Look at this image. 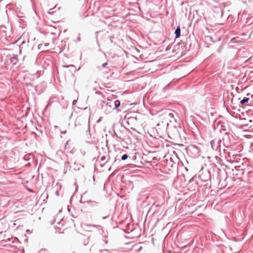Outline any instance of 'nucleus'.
<instances>
[{
    "label": "nucleus",
    "instance_id": "bb28decb",
    "mask_svg": "<svg viewBox=\"0 0 253 253\" xmlns=\"http://www.w3.org/2000/svg\"><path fill=\"white\" fill-rule=\"evenodd\" d=\"M250 94V93H248V94H247V96H249Z\"/></svg>",
    "mask_w": 253,
    "mask_h": 253
},
{
    "label": "nucleus",
    "instance_id": "39448f33",
    "mask_svg": "<svg viewBox=\"0 0 253 253\" xmlns=\"http://www.w3.org/2000/svg\"><path fill=\"white\" fill-rule=\"evenodd\" d=\"M244 120L245 121L247 126L253 128V116L247 118H245Z\"/></svg>",
    "mask_w": 253,
    "mask_h": 253
},
{
    "label": "nucleus",
    "instance_id": "393cba45",
    "mask_svg": "<svg viewBox=\"0 0 253 253\" xmlns=\"http://www.w3.org/2000/svg\"><path fill=\"white\" fill-rule=\"evenodd\" d=\"M107 217H103V219H106Z\"/></svg>",
    "mask_w": 253,
    "mask_h": 253
},
{
    "label": "nucleus",
    "instance_id": "b1692460",
    "mask_svg": "<svg viewBox=\"0 0 253 253\" xmlns=\"http://www.w3.org/2000/svg\"><path fill=\"white\" fill-rule=\"evenodd\" d=\"M110 42H113V41L111 39H110Z\"/></svg>",
    "mask_w": 253,
    "mask_h": 253
},
{
    "label": "nucleus",
    "instance_id": "0eeeda50",
    "mask_svg": "<svg viewBox=\"0 0 253 253\" xmlns=\"http://www.w3.org/2000/svg\"><path fill=\"white\" fill-rule=\"evenodd\" d=\"M18 55L14 54L10 58V62L13 65H16L18 62Z\"/></svg>",
    "mask_w": 253,
    "mask_h": 253
},
{
    "label": "nucleus",
    "instance_id": "cd10ccee",
    "mask_svg": "<svg viewBox=\"0 0 253 253\" xmlns=\"http://www.w3.org/2000/svg\"><path fill=\"white\" fill-rule=\"evenodd\" d=\"M74 165H76V162H75V163H74Z\"/></svg>",
    "mask_w": 253,
    "mask_h": 253
},
{
    "label": "nucleus",
    "instance_id": "20e7f679",
    "mask_svg": "<svg viewBox=\"0 0 253 253\" xmlns=\"http://www.w3.org/2000/svg\"><path fill=\"white\" fill-rule=\"evenodd\" d=\"M222 142L225 147H228L230 146V139L227 132L226 133L225 135L223 137Z\"/></svg>",
    "mask_w": 253,
    "mask_h": 253
},
{
    "label": "nucleus",
    "instance_id": "9d476101",
    "mask_svg": "<svg viewBox=\"0 0 253 253\" xmlns=\"http://www.w3.org/2000/svg\"><path fill=\"white\" fill-rule=\"evenodd\" d=\"M249 101V98L244 97L243 99L240 101V104L242 105L248 102Z\"/></svg>",
    "mask_w": 253,
    "mask_h": 253
},
{
    "label": "nucleus",
    "instance_id": "6ab92c4d",
    "mask_svg": "<svg viewBox=\"0 0 253 253\" xmlns=\"http://www.w3.org/2000/svg\"><path fill=\"white\" fill-rule=\"evenodd\" d=\"M70 66H73V65H68V66H64V67H67V68L69 67Z\"/></svg>",
    "mask_w": 253,
    "mask_h": 253
},
{
    "label": "nucleus",
    "instance_id": "423d86ee",
    "mask_svg": "<svg viewBox=\"0 0 253 253\" xmlns=\"http://www.w3.org/2000/svg\"><path fill=\"white\" fill-rule=\"evenodd\" d=\"M166 118L169 121L170 123L173 122H176V119L174 118V115L172 113H169L168 114H165Z\"/></svg>",
    "mask_w": 253,
    "mask_h": 253
},
{
    "label": "nucleus",
    "instance_id": "a211bd4d",
    "mask_svg": "<svg viewBox=\"0 0 253 253\" xmlns=\"http://www.w3.org/2000/svg\"><path fill=\"white\" fill-rule=\"evenodd\" d=\"M76 103H77V100H74L73 101V105H75Z\"/></svg>",
    "mask_w": 253,
    "mask_h": 253
},
{
    "label": "nucleus",
    "instance_id": "4be33fe9",
    "mask_svg": "<svg viewBox=\"0 0 253 253\" xmlns=\"http://www.w3.org/2000/svg\"><path fill=\"white\" fill-rule=\"evenodd\" d=\"M78 42H80V37H78Z\"/></svg>",
    "mask_w": 253,
    "mask_h": 253
},
{
    "label": "nucleus",
    "instance_id": "2eb2a0df",
    "mask_svg": "<svg viewBox=\"0 0 253 253\" xmlns=\"http://www.w3.org/2000/svg\"><path fill=\"white\" fill-rule=\"evenodd\" d=\"M107 64H107V62L104 63H103V64L102 65V67H103V68H105V67H106V66L107 65Z\"/></svg>",
    "mask_w": 253,
    "mask_h": 253
},
{
    "label": "nucleus",
    "instance_id": "f8f14e48",
    "mask_svg": "<svg viewBox=\"0 0 253 253\" xmlns=\"http://www.w3.org/2000/svg\"><path fill=\"white\" fill-rule=\"evenodd\" d=\"M87 226L94 227H96V228L100 227V225H95V224H87Z\"/></svg>",
    "mask_w": 253,
    "mask_h": 253
},
{
    "label": "nucleus",
    "instance_id": "4468645a",
    "mask_svg": "<svg viewBox=\"0 0 253 253\" xmlns=\"http://www.w3.org/2000/svg\"><path fill=\"white\" fill-rule=\"evenodd\" d=\"M69 166H70V163L69 162L65 163V167L66 168H68Z\"/></svg>",
    "mask_w": 253,
    "mask_h": 253
},
{
    "label": "nucleus",
    "instance_id": "a878e982",
    "mask_svg": "<svg viewBox=\"0 0 253 253\" xmlns=\"http://www.w3.org/2000/svg\"><path fill=\"white\" fill-rule=\"evenodd\" d=\"M252 98H253V94L251 95Z\"/></svg>",
    "mask_w": 253,
    "mask_h": 253
},
{
    "label": "nucleus",
    "instance_id": "5701e85b",
    "mask_svg": "<svg viewBox=\"0 0 253 253\" xmlns=\"http://www.w3.org/2000/svg\"><path fill=\"white\" fill-rule=\"evenodd\" d=\"M80 169V168H75V169Z\"/></svg>",
    "mask_w": 253,
    "mask_h": 253
},
{
    "label": "nucleus",
    "instance_id": "aec40b11",
    "mask_svg": "<svg viewBox=\"0 0 253 253\" xmlns=\"http://www.w3.org/2000/svg\"><path fill=\"white\" fill-rule=\"evenodd\" d=\"M61 132L62 133H66V130L65 131H61Z\"/></svg>",
    "mask_w": 253,
    "mask_h": 253
},
{
    "label": "nucleus",
    "instance_id": "f3484780",
    "mask_svg": "<svg viewBox=\"0 0 253 253\" xmlns=\"http://www.w3.org/2000/svg\"><path fill=\"white\" fill-rule=\"evenodd\" d=\"M101 253H109L107 250H104V251H102Z\"/></svg>",
    "mask_w": 253,
    "mask_h": 253
},
{
    "label": "nucleus",
    "instance_id": "dca6fc26",
    "mask_svg": "<svg viewBox=\"0 0 253 253\" xmlns=\"http://www.w3.org/2000/svg\"><path fill=\"white\" fill-rule=\"evenodd\" d=\"M106 159V157L105 156H102L101 158V161H103L105 160Z\"/></svg>",
    "mask_w": 253,
    "mask_h": 253
},
{
    "label": "nucleus",
    "instance_id": "7ed1b4c3",
    "mask_svg": "<svg viewBox=\"0 0 253 253\" xmlns=\"http://www.w3.org/2000/svg\"><path fill=\"white\" fill-rule=\"evenodd\" d=\"M200 177L201 179L204 181H207L209 179H211V173L209 170H206L203 172Z\"/></svg>",
    "mask_w": 253,
    "mask_h": 253
},
{
    "label": "nucleus",
    "instance_id": "1a4fd4ad",
    "mask_svg": "<svg viewBox=\"0 0 253 253\" xmlns=\"http://www.w3.org/2000/svg\"><path fill=\"white\" fill-rule=\"evenodd\" d=\"M180 33H181V30H180V26H178L177 27V28H176L175 30V38H178L180 37Z\"/></svg>",
    "mask_w": 253,
    "mask_h": 253
},
{
    "label": "nucleus",
    "instance_id": "ddd939ff",
    "mask_svg": "<svg viewBox=\"0 0 253 253\" xmlns=\"http://www.w3.org/2000/svg\"><path fill=\"white\" fill-rule=\"evenodd\" d=\"M88 240H84V246L87 245L88 244Z\"/></svg>",
    "mask_w": 253,
    "mask_h": 253
},
{
    "label": "nucleus",
    "instance_id": "6e6552de",
    "mask_svg": "<svg viewBox=\"0 0 253 253\" xmlns=\"http://www.w3.org/2000/svg\"><path fill=\"white\" fill-rule=\"evenodd\" d=\"M243 175H246L249 177H252L253 176V171L252 170H244L242 172Z\"/></svg>",
    "mask_w": 253,
    "mask_h": 253
},
{
    "label": "nucleus",
    "instance_id": "f03ea898",
    "mask_svg": "<svg viewBox=\"0 0 253 253\" xmlns=\"http://www.w3.org/2000/svg\"><path fill=\"white\" fill-rule=\"evenodd\" d=\"M222 143V140L221 139H215L211 141V145L212 149L214 150L215 151L219 153V154L221 155V144Z\"/></svg>",
    "mask_w": 253,
    "mask_h": 253
},
{
    "label": "nucleus",
    "instance_id": "f257e3e1",
    "mask_svg": "<svg viewBox=\"0 0 253 253\" xmlns=\"http://www.w3.org/2000/svg\"><path fill=\"white\" fill-rule=\"evenodd\" d=\"M104 104L102 108L106 114L111 113L112 111L117 109L121 105L120 101L118 100H114L108 99L104 101Z\"/></svg>",
    "mask_w": 253,
    "mask_h": 253
},
{
    "label": "nucleus",
    "instance_id": "412c9836",
    "mask_svg": "<svg viewBox=\"0 0 253 253\" xmlns=\"http://www.w3.org/2000/svg\"><path fill=\"white\" fill-rule=\"evenodd\" d=\"M166 125H167V127L168 128L169 126V123H167Z\"/></svg>",
    "mask_w": 253,
    "mask_h": 253
},
{
    "label": "nucleus",
    "instance_id": "9b49d317",
    "mask_svg": "<svg viewBox=\"0 0 253 253\" xmlns=\"http://www.w3.org/2000/svg\"><path fill=\"white\" fill-rule=\"evenodd\" d=\"M128 158V155L126 154H124L121 158L122 161H125Z\"/></svg>",
    "mask_w": 253,
    "mask_h": 253
}]
</instances>
